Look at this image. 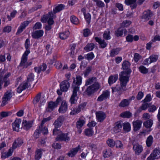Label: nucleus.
<instances>
[{"mask_svg":"<svg viewBox=\"0 0 160 160\" xmlns=\"http://www.w3.org/2000/svg\"><path fill=\"white\" fill-rule=\"evenodd\" d=\"M73 81L72 84V88L73 89L72 94L70 99V102L71 104L75 103L77 100L76 98L77 97V92L79 89V86L82 82V78L79 76H77L76 78H73Z\"/></svg>","mask_w":160,"mask_h":160,"instance_id":"obj_1","label":"nucleus"},{"mask_svg":"<svg viewBox=\"0 0 160 160\" xmlns=\"http://www.w3.org/2000/svg\"><path fill=\"white\" fill-rule=\"evenodd\" d=\"M131 64L127 61H124L122 64V69L125 71H122L119 74V77L129 80L130 74L132 71L130 68Z\"/></svg>","mask_w":160,"mask_h":160,"instance_id":"obj_2","label":"nucleus"},{"mask_svg":"<svg viewBox=\"0 0 160 160\" xmlns=\"http://www.w3.org/2000/svg\"><path fill=\"white\" fill-rule=\"evenodd\" d=\"M119 80L120 82V86L117 85L116 87L112 88V92L113 93H114V92L119 91H124L127 90L126 86L129 80L120 77Z\"/></svg>","mask_w":160,"mask_h":160,"instance_id":"obj_3","label":"nucleus"},{"mask_svg":"<svg viewBox=\"0 0 160 160\" xmlns=\"http://www.w3.org/2000/svg\"><path fill=\"white\" fill-rule=\"evenodd\" d=\"M99 88V85L98 83H95L92 85L89 86L85 90L84 93L88 96H91Z\"/></svg>","mask_w":160,"mask_h":160,"instance_id":"obj_4","label":"nucleus"},{"mask_svg":"<svg viewBox=\"0 0 160 160\" xmlns=\"http://www.w3.org/2000/svg\"><path fill=\"white\" fill-rule=\"evenodd\" d=\"M23 143V140L22 138L19 137L15 139L12 144V148H11V156L14 150L17 148L21 146Z\"/></svg>","mask_w":160,"mask_h":160,"instance_id":"obj_5","label":"nucleus"},{"mask_svg":"<svg viewBox=\"0 0 160 160\" xmlns=\"http://www.w3.org/2000/svg\"><path fill=\"white\" fill-rule=\"evenodd\" d=\"M160 158V149L156 148L147 158V160H154Z\"/></svg>","mask_w":160,"mask_h":160,"instance_id":"obj_6","label":"nucleus"},{"mask_svg":"<svg viewBox=\"0 0 160 160\" xmlns=\"http://www.w3.org/2000/svg\"><path fill=\"white\" fill-rule=\"evenodd\" d=\"M56 139L57 141H60L68 142L70 140V138L68 136V133H61L58 135L56 138Z\"/></svg>","mask_w":160,"mask_h":160,"instance_id":"obj_7","label":"nucleus"},{"mask_svg":"<svg viewBox=\"0 0 160 160\" xmlns=\"http://www.w3.org/2000/svg\"><path fill=\"white\" fill-rule=\"evenodd\" d=\"M60 90L63 92H66L70 87V83L68 80L63 81L60 85Z\"/></svg>","mask_w":160,"mask_h":160,"instance_id":"obj_8","label":"nucleus"},{"mask_svg":"<svg viewBox=\"0 0 160 160\" xmlns=\"http://www.w3.org/2000/svg\"><path fill=\"white\" fill-rule=\"evenodd\" d=\"M64 120V118L63 116H60L58 118L55 120L53 124L54 128H59L60 127Z\"/></svg>","mask_w":160,"mask_h":160,"instance_id":"obj_9","label":"nucleus"},{"mask_svg":"<svg viewBox=\"0 0 160 160\" xmlns=\"http://www.w3.org/2000/svg\"><path fill=\"white\" fill-rule=\"evenodd\" d=\"M122 127V124L119 121L115 122L114 127L112 129V132L113 133H115L120 132Z\"/></svg>","mask_w":160,"mask_h":160,"instance_id":"obj_10","label":"nucleus"},{"mask_svg":"<svg viewBox=\"0 0 160 160\" xmlns=\"http://www.w3.org/2000/svg\"><path fill=\"white\" fill-rule=\"evenodd\" d=\"M96 115L97 120L98 122H102L106 117L105 113L102 111L96 112Z\"/></svg>","mask_w":160,"mask_h":160,"instance_id":"obj_11","label":"nucleus"},{"mask_svg":"<svg viewBox=\"0 0 160 160\" xmlns=\"http://www.w3.org/2000/svg\"><path fill=\"white\" fill-rule=\"evenodd\" d=\"M110 95V92L107 90L103 91L102 94L98 98L97 101H98L102 102L104 100L108 98Z\"/></svg>","mask_w":160,"mask_h":160,"instance_id":"obj_12","label":"nucleus"},{"mask_svg":"<svg viewBox=\"0 0 160 160\" xmlns=\"http://www.w3.org/2000/svg\"><path fill=\"white\" fill-rule=\"evenodd\" d=\"M29 53H24L21 58V63L20 66L22 67L23 68H26L27 66H26L27 60V56Z\"/></svg>","mask_w":160,"mask_h":160,"instance_id":"obj_13","label":"nucleus"},{"mask_svg":"<svg viewBox=\"0 0 160 160\" xmlns=\"http://www.w3.org/2000/svg\"><path fill=\"white\" fill-rule=\"evenodd\" d=\"M30 86V84L27 82H23L17 88V91L18 92L20 93L23 90L27 88Z\"/></svg>","mask_w":160,"mask_h":160,"instance_id":"obj_14","label":"nucleus"},{"mask_svg":"<svg viewBox=\"0 0 160 160\" xmlns=\"http://www.w3.org/2000/svg\"><path fill=\"white\" fill-rule=\"evenodd\" d=\"M142 121L140 120H137L132 122L133 127V130L135 131H137L139 130L142 123Z\"/></svg>","mask_w":160,"mask_h":160,"instance_id":"obj_15","label":"nucleus"},{"mask_svg":"<svg viewBox=\"0 0 160 160\" xmlns=\"http://www.w3.org/2000/svg\"><path fill=\"white\" fill-rule=\"evenodd\" d=\"M22 124V128L25 130H28L32 127V122L31 121H28L26 120H23Z\"/></svg>","mask_w":160,"mask_h":160,"instance_id":"obj_16","label":"nucleus"},{"mask_svg":"<svg viewBox=\"0 0 160 160\" xmlns=\"http://www.w3.org/2000/svg\"><path fill=\"white\" fill-rule=\"evenodd\" d=\"M21 119H16L12 123V128L14 131L19 132L20 129L19 125L21 123Z\"/></svg>","mask_w":160,"mask_h":160,"instance_id":"obj_17","label":"nucleus"},{"mask_svg":"<svg viewBox=\"0 0 160 160\" xmlns=\"http://www.w3.org/2000/svg\"><path fill=\"white\" fill-rule=\"evenodd\" d=\"M80 149V145H79L77 147L73 148L68 153V155L70 157H73L78 152Z\"/></svg>","mask_w":160,"mask_h":160,"instance_id":"obj_18","label":"nucleus"},{"mask_svg":"<svg viewBox=\"0 0 160 160\" xmlns=\"http://www.w3.org/2000/svg\"><path fill=\"white\" fill-rule=\"evenodd\" d=\"M68 109V105L66 102L65 101L62 102L61 105L59 107L58 111L60 113H65Z\"/></svg>","mask_w":160,"mask_h":160,"instance_id":"obj_19","label":"nucleus"},{"mask_svg":"<svg viewBox=\"0 0 160 160\" xmlns=\"http://www.w3.org/2000/svg\"><path fill=\"white\" fill-rule=\"evenodd\" d=\"M10 97V92L8 91L5 94L2 98V101L1 104L2 107L5 106L8 103V101Z\"/></svg>","mask_w":160,"mask_h":160,"instance_id":"obj_20","label":"nucleus"},{"mask_svg":"<svg viewBox=\"0 0 160 160\" xmlns=\"http://www.w3.org/2000/svg\"><path fill=\"white\" fill-rule=\"evenodd\" d=\"M43 34L42 30H37L32 33V35L33 38L38 39L42 36Z\"/></svg>","mask_w":160,"mask_h":160,"instance_id":"obj_21","label":"nucleus"},{"mask_svg":"<svg viewBox=\"0 0 160 160\" xmlns=\"http://www.w3.org/2000/svg\"><path fill=\"white\" fill-rule=\"evenodd\" d=\"M127 31L126 29L122 28H119L115 32V34L117 37H122L124 32L125 34H126Z\"/></svg>","mask_w":160,"mask_h":160,"instance_id":"obj_22","label":"nucleus"},{"mask_svg":"<svg viewBox=\"0 0 160 160\" xmlns=\"http://www.w3.org/2000/svg\"><path fill=\"white\" fill-rule=\"evenodd\" d=\"M153 15V14L149 10L145 11L143 12L142 18L145 20L148 21Z\"/></svg>","mask_w":160,"mask_h":160,"instance_id":"obj_23","label":"nucleus"},{"mask_svg":"<svg viewBox=\"0 0 160 160\" xmlns=\"http://www.w3.org/2000/svg\"><path fill=\"white\" fill-rule=\"evenodd\" d=\"M57 106L55 102H50L48 103V107L46 109V111L48 112H51Z\"/></svg>","mask_w":160,"mask_h":160,"instance_id":"obj_24","label":"nucleus"},{"mask_svg":"<svg viewBox=\"0 0 160 160\" xmlns=\"http://www.w3.org/2000/svg\"><path fill=\"white\" fill-rule=\"evenodd\" d=\"M133 148L135 153L138 155L141 153L143 150L142 146L138 144H134Z\"/></svg>","mask_w":160,"mask_h":160,"instance_id":"obj_25","label":"nucleus"},{"mask_svg":"<svg viewBox=\"0 0 160 160\" xmlns=\"http://www.w3.org/2000/svg\"><path fill=\"white\" fill-rule=\"evenodd\" d=\"M95 40L97 42L99 43L101 48H103L106 47L107 44L104 39L102 40L101 38L98 37H95Z\"/></svg>","mask_w":160,"mask_h":160,"instance_id":"obj_26","label":"nucleus"},{"mask_svg":"<svg viewBox=\"0 0 160 160\" xmlns=\"http://www.w3.org/2000/svg\"><path fill=\"white\" fill-rule=\"evenodd\" d=\"M55 7L53 9V13L55 14L63 9L65 7V5L61 4L58 6L55 5Z\"/></svg>","mask_w":160,"mask_h":160,"instance_id":"obj_27","label":"nucleus"},{"mask_svg":"<svg viewBox=\"0 0 160 160\" xmlns=\"http://www.w3.org/2000/svg\"><path fill=\"white\" fill-rule=\"evenodd\" d=\"M123 130L125 132H128L130 131L131 127L130 124L128 122H125L122 125Z\"/></svg>","mask_w":160,"mask_h":160,"instance_id":"obj_28","label":"nucleus"},{"mask_svg":"<svg viewBox=\"0 0 160 160\" xmlns=\"http://www.w3.org/2000/svg\"><path fill=\"white\" fill-rule=\"evenodd\" d=\"M118 78V74L111 76L109 78L108 82L110 85L115 83Z\"/></svg>","mask_w":160,"mask_h":160,"instance_id":"obj_29","label":"nucleus"},{"mask_svg":"<svg viewBox=\"0 0 160 160\" xmlns=\"http://www.w3.org/2000/svg\"><path fill=\"white\" fill-rule=\"evenodd\" d=\"M151 104V103H150L143 102V103L142 104L138 110V111L140 112H141L142 110H146L148 108L150 107Z\"/></svg>","mask_w":160,"mask_h":160,"instance_id":"obj_30","label":"nucleus"},{"mask_svg":"<svg viewBox=\"0 0 160 160\" xmlns=\"http://www.w3.org/2000/svg\"><path fill=\"white\" fill-rule=\"evenodd\" d=\"M42 149H37L35 152V159L36 160H39L42 156Z\"/></svg>","mask_w":160,"mask_h":160,"instance_id":"obj_31","label":"nucleus"},{"mask_svg":"<svg viewBox=\"0 0 160 160\" xmlns=\"http://www.w3.org/2000/svg\"><path fill=\"white\" fill-rule=\"evenodd\" d=\"M130 103L128 99H123L122 100L119 104V106L122 108L126 107L128 106Z\"/></svg>","mask_w":160,"mask_h":160,"instance_id":"obj_32","label":"nucleus"},{"mask_svg":"<svg viewBox=\"0 0 160 160\" xmlns=\"http://www.w3.org/2000/svg\"><path fill=\"white\" fill-rule=\"evenodd\" d=\"M30 42L29 39L28 38L26 40L25 43V47L26 50L24 52L27 53H29L30 52L29 47L30 46Z\"/></svg>","mask_w":160,"mask_h":160,"instance_id":"obj_33","label":"nucleus"},{"mask_svg":"<svg viewBox=\"0 0 160 160\" xmlns=\"http://www.w3.org/2000/svg\"><path fill=\"white\" fill-rule=\"evenodd\" d=\"M70 34L68 31H66L64 32L61 33L59 34L60 38L62 39H64L67 38Z\"/></svg>","mask_w":160,"mask_h":160,"instance_id":"obj_34","label":"nucleus"},{"mask_svg":"<svg viewBox=\"0 0 160 160\" xmlns=\"http://www.w3.org/2000/svg\"><path fill=\"white\" fill-rule=\"evenodd\" d=\"M121 48H118L112 49L110 52V56L111 57H113L115 55H117L119 52L121 51Z\"/></svg>","mask_w":160,"mask_h":160,"instance_id":"obj_35","label":"nucleus"},{"mask_svg":"<svg viewBox=\"0 0 160 160\" xmlns=\"http://www.w3.org/2000/svg\"><path fill=\"white\" fill-rule=\"evenodd\" d=\"M41 97V94L40 93H39L34 98L33 100V103L34 104H36L38 102H39V101H40V102L42 103L43 102H45V100H44L42 102H41V100H40V98Z\"/></svg>","mask_w":160,"mask_h":160,"instance_id":"obj_36","label":"nucleus"},{"mask_svg":"<svg viewBox=\"0 0 160 160\" xmlns=\"http://www.w3.org/2000/svg\"><path fill=\"white\" fill-rule=\"evenodd\" d=\"M153 121L151 119H149L143 122L144 126L147 128H150L152 126Z\"/></svg>","mask_w":160,"mask_h":160,"instance_id":"obj_37","label":"nucleus"},{"mask_svg":"<svg viewBox=\"0 0 160 160\" xmlns=\"http://www.w3.org/2000/svg\"><path fill=\"white\" fill-rule=\"evenodd\" d=\"M39 130L40 132H42L44 135L48 133V128L46 127H43V125H40L39 126Z\"/></svg>","mask_w":160,"mask_h":160,"instance_id":"obj_38","label":"nucleus"},{"mask_svg":"<svg viewBox=\"0 0 160 160\" xmlns=\"http://www.w3.org/2000/svg\"><path fill=\"white\" fill-rule=\"evenodd\" d=\"M153 142V138L152 136L150 135L147 138L146 143L148 147H150L151 146Z\"/></svg>","mask_w":160,"mask_h":160,"instance_id":"obj_39","label":"nucleus"},{"mask_svg":"<svg viewBox=\"0 0 160 160\" xmlns=\"http://www.w3.org/2000/svg\"><path fill=\"white\" fill-rule=\"evenodd\" d=\"M96 78L95 77H93L89 78L86 81L85 86H88L94 82H96Z\"/></svg>","mask_w":160,"mask_h":160,"instance_id":"obj_40","label":"nucleus"},{"mask_svg":"<svg viewBox=\"0 0 160 160\" xmlns=\"http://www.w3.org/2000/svg\"><path fill=\"white\" fill-rule=\"evenodd\" d=\"M132 116V113L128 111H126L120 114V116L123 118H129Z\"/></svg>","mask_w":160,"mask_h":160,"instance_id":"obj_41","label":"nucleus"},{"mask_svg":"<svg viewBox=\"0 0 160 160\" xmlns=\"http://www.w3.org/2000/svg\"><path fill=\"white\" fill-rule=\"evenodd\" d=\"M94 45L92 43L90 44H88L84 48V49L87 51H91L94 48Z\"/></svg>","mask_w":160,"mask_h":160,"instance_id":"obj_42","label":"nucleus"},{"mask_svg":"<svg viewBox=\"0 0 160 160\" xmlns=\"http://www.w3.org/2000/svg\"><path fill=\"white\" fill-rule=\"evenodd\" d=\"M85 133L86 136H91L93 134V131L92 128H87L85 129Z\"/></svg>","mask_w":160,"mask_h":160,"instance_id":"obj_43","label":"nucleus"},{"mask_svg":"<svg viewBox=\"0 0 160 160\" xmlns=\"http://www.w3.org/2000/svg\"><path fill=\"white\" fill-rule=\"evenodd\" d=\"M158 58V56L157 55H152L149 58L150 59L149 63L156 62Z\"/></svg>","mask_w":160,"mask_h":160,"instance_id":"obj_44","label":"nucleus"},{"mask_svg":"<svg viewBox=\"0 0 160 160\" xmlns=\"http://www.w3.org/2000/svg\"><path fill=\"white\" fill-rule=\"evenodd\" d=\"M108 145L110 147H113L115 145V141L112 139L109 138L107 141Z\"/></svg>","mask_w":160,"mask_h":160,"instance_id":"obj_45","label":"nucleus"},{"mask_svg":"<svg viewBox=\"0 0 160 160\" xmlns=\"http://www.w3.org/2000/svg\"><path fill=\"white\" fill-rule=\"evenodd\" d=\"M85 121L83 120L79 119L76 123L77 127L78 128H81L85 124Z\"/></svg>","mask_w":160,"mask_h":160,"instance_id":"obj_46","label":"nucleus"},{"mask_svg":"<svg viewBox=\"0 0 160 160\" xmlns=\"http://www.w3.org/2000/svg\"><path fill=\"white\" fill-rule=\"evenodd\" d=\"M110 33L109 30L105 31L103 34V38L107 40L110 39L111 38Z\"/></svg>","mask_w":160,"mask_h":160,"instance_id":"obj_47","label":"nucleus"},{"mask_svg":"<svg viewBox=\"0 0 160 160\" xmlns=\"http://www.w3.org/2000/svg\"><path fill=\"white\" fill-rule=\"evenodd\" d=\"M70 20L71 22L75 24H78L79 23L78 19L74 16L71 17Z\"/></svg>","mask_w":160,"mask_h":160,"instance_id":"obj_48","label":"nucleus"},{"mask_svg":"<svg viewBox=\"0 0 160 160\" xmlns=\"http://www.w3.org/2000/svg\"><path fill=\"white\" fill-rule=\"evenodd\" d=\"M139 71L141 73L146 74L148 72V69L143 66H140L139 68Z\"/></svg>","mask_w":160,"mask_h":160,"instance_id":"obj_49","label":"nucleus"},{"mask_svg":"<svg viewBox=\"0 0 160 160\" xmlns=\"http://www.w3.org/2000/svg\"><path fill=\"white\" fill-rule=\"evenodd\" d=\"M85 19L88 24H89L91 21V16L90 14L88 13L84 15Z\"/></svg>","mask_w":160,"mask_h":160,"instance_id":"obj_50","label":"nucleus"},{"mask_svg":"<svg viewBox=\"0 0 160 160\" xmlns=\"http://www.w3.org/2000/svg\"><path fill=\"white\" fill-rule=\"evenodd\" d=\"M152 98L151 97V95L150 94H148L146 96L145 98L142 101V102H150L151 101Z\"/></svg>","mask_w":160,"mask_h":160,"instance_id":"obj_51","label":"nucleus"},{"mask_svg":"<svg viewBox=\"0 0 160 160\" xmlns=\"http://www.w3.org/2000/svg\"><path fill=\"white\" fill-rule=\"evenodd\" d=\"M9 74L5 75L3 78V81L5 82L4 87H5L7 86L9 84V81L7 80V79L9 77Z\"/></svg>","mask_w":160,"mask_h":160,"instance_id":"obj_52","label":"nucleus"},{"mask_svg":"<svg viewBox=\"0 0 160 160\" xmlns=\"http://www.w3.org/2000/svg\"><path fill=\"white\" fill-rule=\"evenodd\" d=\"M80 112L79 109L77 107L73 108L72 110L70 112V114L71 115H76Z\"/></svg>","mask_w":160,"mask_h":160,"instance_id":"obj_53","label":"nucleus"},{"mask_svg":"<svg viewBox=\"0 0 160 160\" xmlns=\"http://www.w3.org/2000/svg\"><path fill=\"white\" fill-rule=\"evenodd\" d=\"M34 75L32 73H30L27 77V80L28 82L33 81L34 78Z\"/></svg>","mask_w":160,"mask_h":160,"instance_id":"obj_54","label":"nucleus"},{"mask_svg":"<svg viewBox=\"0 0 160 160\" xmlns=\"http://www.w3.org/2000/svg\"><path fill=\"white\" fill-rule=\"evenodd\" d=\"M9 115V112H2L0 113V120L5 118Z\"/></svg>","mask_w":160,"mask_h":160,"instance_id":"obj_55","label":"nucleus"},{"mask_svg":"<svg viewBox=\"0 0 160 160\" xmlns=\"http://www.w3.org/2000/svg\"><path fill=\"white\" fill-rule=\"evenodd\" d=\"M92 68L91 66L88 67L86 69L84 72V74L85 76H86L88 75L90 72L91 71Z\"/></svg>","mask_w":160,"mask_h":160,"instance_id":"obj_56","label":"nucleus"},{"mask_svg":"<svg viewBox=\"0 0 160 160\" xmlns=\"http://www.w3.org/2000/svg\"><path fill=\"white\" fill-rule=\"evenodd\" d=\"M96 5L99 8H103L105 6L104 3L100 0L96 3Z\"/></svg>","mask_w":160,"mask_h":160,"instance_id":"obj_57","label":"nucleus"},{"mask_svg":"<svg viewBox=\"0 0 160 160\" xmlns=\"http://www.w3.org/2000/svg\"><path fill=\"white\" fill-rule=\"evenodd\" d=\"M87 105V103L84 102L80 104L77 107L79 110L81 111V110L83 109L86 107Z\"/></svg>","mask_w":160,"mask_h":160,"instance_id":"obj_58","label":"nucleus"},{"mask_svg":"<svg viewBox=\"0 0 160 160\" xmlns=\"http://www.w3.org/2000/svg\"><path fill=\"white\" fill-rule=\"evenodd\" d=\"M58 128H54L53 130V135H56L59 134H61V131L59 129H58Z\"/></svg>","mask_w":160,"mask_h":160,"instance_id":"obj_59","label":"nucleus"},{"mask_svg":"<svg viewBox=\"0 0 160 160\" xmlns=\"http://www.w3.org/2000/svg\"><path fill=\"white\" fill-rule=\"evenodd\" d=\"M10 156V150L9 149L8 150V152L3 153L2 154L1 158H2L5 159V158H6L9 157Z\"/></svg>","mask_w":160,"mask_h":160,"instance_id":"obj_60","label":"nucleus"},{"mask_svg":"<svg viewBox=\"0 0 160 160\" xmlns=\"http://www.w3.org/2000/svg\"><path fill=\"white\" fill-rule=\"evenodd\" d=\"M148 111L149 112H154L157 109L156 106L154 105H150L149 107Z\"/></svg>","mask_w":160,"mask_h":160,"instance_id":"obj_61","label":"nucleus"},{"mask_svg":"<svg viewBox=\"0 0 160 160\" xmlns=\"http://www.w3.org/2000/svg\"><path fill=\"white\" fill-rule=\"evenodd\" d=\"M115 142L116 148H121L122 147L123 144L121 141L119 140H117Z\"/></svg>","mask_w":160,"mask_h":160,"instance_id":"obj_62","label":"nucleus"},{"mask_svg":"<svg viewBox=\"0 0 160 160\" xmlns=\"http://www.w3.org/2000/svg\"><path fill=\"white\" fill-rule=\"evenodd\" d=\"M131 23V22L130 21H123L121 24V26L123 27H126L128 26Z\"/></svg>","mask_w":160,"mask_h":160,"instance_id":"obj_63","label":"nucleus"},{"mask_svg":"<svg viewBox=\"0 0 160 160\" xmlns=\"http://www.w3.org/2000/svg\"><path fill=\"white\" fill-rule=\"evenodd\" d=\"M94 57V54L92 52L88 53L87 55V59L88 60H90L92 59Z\"/></svg>","mask_w":160,"mask_h":160,"instance_id":"obj_64","label":"nucleus"}]
</instances>
